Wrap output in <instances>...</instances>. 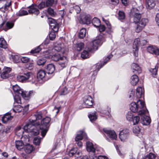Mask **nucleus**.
Instances as JSON below:
<instances>
[{
	"label": "nucleus",
	"instance_id": "f257e3e1",
	"mask_svg": "<svg viewBox=\"0 0 159 159\" xmlns=\"http://www.w3.org/2000/svg\"><path fill=\"white\" fill-rule=\"evenodd\" d=\"M12 88L15 94L14 97L15 102L18 104L21 103L20 96H21L25 99L27 100L33 94V92L31 91L29 92L23 91L17 85L13 86Z\"/></svg>",
	"mask_w": 159,
	"mask_h": 159
},
{
	"label": "nucleus",
	"instance_id": "f03ea898",
	"mask_svg": "<svg viewBox=\"0 0 159 159\" xmlns=\"http://www.w3.org/2000/svg\"><path fill=\"white\" fill-rule=\"evenodd\" d=\"M145 106L144 102L139 100L137 103L132 102L130 105V110L134 112L139 111V115L142 116L146 114L148 112V110L144 108Z\"/></svg>",
	"mask_w": 159,
	"mask_h": 159
},
{
	"label": "nucleus",
	"instance_id": "7ed1b4c3",
	"mask_svg": "<svg viewBox=\"0 0 159 159\" xmlns=\"http://www.w3.org/2000/svg\"><path fill=\"white\" fill-rule=\"evenodd\" d=\"M51 120V118L46 117L43 119L41 121V125H40V128L41 131L42 136L44 137L48 131L50 126L49 123Z\"/></svg>",
	"mask_w": 159,
	"mask_h": 159
},
{
	"label": "nucleus",
	"instance_id": "20e7f679",
	"mask_svg": "<svg viewBox=\"0 0 159 159\" xmlns=\"http://www.w3.org/2000/svg\"><path fill=\"white\" fill-rule=\"evenodd\" d=\"M130 14L133 18L134 22L136 24L139 22L141 15L136 8H133L131 11Z\"/></svg>",
	"mask_w": 159,
	"mask_h": 159
},
{
	"label": "nucleus",
	"instance_id": "39448f33",
	"mask_svg": "<svg viewBox=\"0 0 159 159\" xmlns=\"http://www.w3.org/2000/svg\"><path fill=\"white\" fill-rule=\"evenodd\" d=\"M34 75L31 72H27L24 74L23 75H18L17 77V80L22 82H26L29 80H31L33 79Z\"/></svg>",
	"mask_w": 159,
	"mask_h": 159
},
{
	"label": "nucleus",
	"instance_id": "423d86ee",
	"mask_svg": "<svg viewBox=\"0 0 159 159\" xmlns=\"http://www.w3.org/2000/svg\"><path fill=\"white\" fill-rule=\"evenodd\" d=\"M65 51L64 44L62 43H59L56 45L54 48L52 49V52H57L63 54Z\"/></svg>",
	"mask_w": 159,
	"mask_h": 159
},
{
	"label": "nucleus",
	"instance_id": "0eeeda50",
	"mask_svg": "<svg viewBox=\"0 0 159 159\" xmlns=\"http://www.w3.org/2000/svg\"><path fill=\"white\" fill-rule=\"evenodd\" d=\"M83 103L85 107H89L93 105V101L91 96L86 95L84 96L83 98Z\"/></svg>",
	"mask_w": 159,
	"mask_h": 159
},
{
	"label": "nucleus",
	"instance_id": "6e6552de",
	"mask_svg": "<svg viewBox=\"0 0 159 159\" xmlns=\"http://www.w3.org/2000/svg\"><path fill=\"white\" fill-rule=\"evenodd\" d=\"M48 22L51 28L54 32H57L58 31V25L55 20L52 18H49Z\"/></svg>",
	"mask_w": 159,
	"mask_h": 159
},
{
	"label": "nucleus",
	"instance_id": "1a4fd4ad",
	"mask_svg": "<svg viewBox=\"0 0 159 159\" xmlns=\"http://www.w3.org/2000/svg\"><path fill=\"white\" fill-rule=\"evenodd\" d=\"M91 18L89 15L82 14L80 16V23L84 24H89L90 23Z\"/></svg>",
	"mask_w": 159,
	"mask_h": 159
},
{
	"label": "nucleus",
	"instance_id": "9d476101",
	"mask_svg": "<svg viewBox=\"0 0 159 159\" xmlns=\"http://www.w3.org/2000/svg\"><path fill=\"white\" fill-rule=\"evenodd\" d=\"M140 44L143 45V44L141 43L140 39L139 38L135 39L134 42L133 48L134 49V54L136 57H137L138 56V47Z\"/></svg>",
	"mask_w": 159,
	"mask_h": 159
},
{
	"label": "nucleus",
	"instance_id": "9b49d317",
	"mask_svg": "<svg viewBox=\"0 0 159 159\" xmlns=\"http://www.w3.org/2000/svg\"><path fill=\"white\" fill-rule=\"evenodd\" d=\"M102 43V41L100 39H96L93 40L90 44L91 48H92V50L93 49L96 50L98 47L101 45Z\"/></svg>",
	"mask_w": 159,
	"mask_h": 159
},
{
	"label": "nucleus",
	"instance_id": "f8f14e48",
	"mask_svg": "<svg viewBox=\"0 0 159 159\" xmlns=\"http://www.w3.org/2000/svg\"><path fill=\"white\" fill-rule=\"evenodd\" d=\"M129 131L127 129L123 130L120 132L119 138L121 141H125L128 138Z\"/></svg>",
	"mask_w": 159,
	"mask_h": 159
},
{
	"label": "nucleus",
	"instance_id": "ddd939ff",
	"mask_svg": "<svg viewBox=\"0 0 159 159\" xmlns=\"http://www.w3.org/2000/svg\"><path fill=\"white\" fill-rule=\"evenodd\" d=\"M148 51L149 53L154 54L156 55L159 54V50L158 48L155 46H150L147 48Z\"/></svg>",
	"mask_w": 159,
	"mask_h": 159
},
{
	"label": "nucleus",
	"instance_id": "4468645a",
	"mask_svg": "<svg viewBox=\"0 0 159 159\" xmlns=\"http://www.w3.org/2000/svg\"><path fill=\"white\" fill-rule=\"evenodd\" d=\"M42 112L41 111L36 112L34 116L32 117V119H30V122L34 123L36 120L41 119L42 117Z\"/></svg>",
	"mask_w": 159,
	"mask_h": 159
},
{
	"label": "nucleus",
	"instance_id": "2eb2a0df",
	"mask_svg": "<svg viewBox=\"0 0 159 159\" xmlns=\"http://www.w3.org/2000/svg\"><path fill=\"white\" fill-rule=\"evenodd\" d=\"M11 71V69L10 67H5L3 70V72L1 76L2 79H6L9 77V74Z\"/></svg>",
	"mask_w": 159,
	"mask_h": 159
},
{
	"label": "nucleus",
	"instance_id": "dca6fc26",
	"mask_svg": "<svg viewBox=\"0 0 159 159\" xmlns=\"http://www.w3.org/2000/svg\"><path fill=\"white\" fill-rule=\"evenodd\" d=\"M68 60L66 57H62L59 61V65L62 68H63L67 66Z\"/></svg>",
	"mask_w": 159,
	"mask_h": 159
},
{
	"label": "nucleus",
	"instance_id": "f3484780",
	"mask_svg": "<svg viewBox=\"0 0 159 159\" xmlns=\"http://www.w3.org/2000/svg\"><path fill=\"white\" fill-rule=\"evenodd\" d=\"M103 130L110 138L112 139H116L117 138V135L114 130H107L106 129H104Z\"/></svg>",
	"mask_w": 159,
	"mask_h": 159
},
{
	"label": "nucleus",
	"instance_id": "a211bd4d",
	"mask_svg": "<svg viewBox=\"0 0 159 159\" xmlns=\"http://www.w3.org/2000/svg\"><path fill=\"white\" fill-rule=\"evenodd\" d=\"M86 49L87 50H84L81 54V57L83 59L89 58L90 57L89 52L92 51V48H86Z\"/></svg>",
	"mask_w": 159,
	"mask_h": 159
},
{
	"label": "nucleus",
	"instance_id": "6ab92c4d",
	"mask_svg": "<svg viewBox=\"0 0 159 159\" xmlns=\"http://www.w3.org/2000/svg\"><path fill=\"white\" fill-rule=\"evenodd\" d=\"M141 122L144 125H148L151 122V119L149 116L144 115L141 117Z\"/></svg>",
	"mask_w": 159,
	"mask_h": 159
},
{
	"label": "nucleus",
	"instance_id": "aec40b11",
	"mask_svg": "<svg viewBox=\"0 0 159 159\" xmlns=\"http://www.w3.org/2000/svg\"><path fill=\"white\" fill-rule=\"evenodd\" d=\"M86 150L88 152H91L94 153L95 149L93 143L90 142H88L86 143Z\"/></svg>",
	"mask_w": 159,
	"mask_h": 159
},
{
	"label": "nucleus",
	"instance_id": "412c9836",
	"mask_svg": "<svg viewBox=\"0 0 159 159\" xmlns=\"http://www.w3.org/2000/svg\"><path fill=\"white\" fill-rule=\"evenodd\" d=\"M144 90L141 87H139L136 89V95L137 98H140L143 96Z\"/></svg>",
	"mask_w": 159,
	"mask_h": 159
},
{
	"label": "nucleus",
	"instance_id": "4be33fe9",
	"mask_svg": "<svg viewBox=\"0 0 159 159\" xmlns=\"http://www.w3.org/2000/svg\"><path fill=\"white\" fill-rule=\"evenodd\" d=\"M131 67L133 69V72L136 73H140L141 72L140 67L137 64L133 63L131 65Z\"/></svg>",
	"mask_w": 159,
	"mask_h": 159
},
{
	"label": "nucleus",
	"instance_id": "5701e85b",
	"mask_svg": "<svg viewBox=\"0 0 159 159\" xmlns=\"http://www.w3.org/2000/svg\"><path fill=\"white\" fill-rule=\"evenodd\" d=\"M155 5V3L153 0H147L146 1V7L148 9L153 8Z\"/></svg>",
	"mask_w": 159,
	"mask_h": 159
},
{
	"label": "nucleus",
	"instance_id": "b1692460",
	"mask_svg": "<svg viewBox=\"0 0 159 159\" xmlns=\"http://www.w3.org/2000/svg\"><path fill=\"white\" fill-rule=\"evenodd\" d=\"M55 70L54 66L52 64L48 65L46 67L47 71L48 74H52Z\"/></svg>",
	"mask_w": 159,
	"mask_h": 159
},
{
	"label": "nucleus",
	"instance_id": "393cba45",
	"mask_svg": "<svg viewBox=\"0 0 159 159\" xmlns=\"http://www.w3.org/2000/svg\"><path fill=\"white\" fill-rule=\"evenodd\" d=\"M24 129L20 126L17 127L15 129V134L17 136H22L24 133Z\"/></svg>",
	"mask_w": 159,
	"mask_h": 159
},
{
	"label": "nucleus",
	"instance_id": "a878e982",
	"mask_svg": "<svg viewBox=\"0 0 159 159\" xmlns=\"http://www.w3.org/2000/svg\"><path fill=\"white\" fill-rule=\"evenodd\" d=\"M139 81V78L137 75H133L130 80L131 84L133 85H135L137 84Z\"/></svg>",
	"mask_w": 159,
	"mask_h": 159
},
{
	"label": "nucleus",
	"instance_id": "bb28decb",
	"mask_svg": "<svg viewBox=\"0 0 159 159\" xmlns=\"http://www.w3.org/2000/svg\"><path fill=\"white\" fill-rule=\"evenodd\" d=\"M35 149L34 147L30 144L26 145L24 148V150L26 153L30 154L34 151Z\"/></svg>",
	"mask_w": 159,
	"mask_h": 159
},
{
	"label": "nucleus",
	"instance_id": "cd10ccee",
	"mask_svg": "<svg viewBox=\"0 0 159 159\" xmlns=\"http://www.w3.org/2000/svg\"><path fill=\"white\" fill-rule=\"evenodd\" d=\"M84 134L85 133L82 131H79L78 132L75 138V141L78 142L82 140Z\"/></svg>",
	"mask_w": 159,
	"mask_h": 159
},
{
	"label": "nucleus",
	"instance_id": "c85d7f7f",
	"mask_svg": "<svg viewBox=\"0 0 159 159\" xmlns=\"http://www.w3.org/2000/svg\"><path fill=\"white\" fill-rule=\"evenodd\" d=\"M34 123H31L30 121L29 123L26 124L24 127V130L27 132H31L33 129L32 128V126H34L33 124Z\"/></svg>",
	"mask_w": 159,
	"mask_h": 159
},
{
	"label": "nucleus",
	"instance_id": "c756f323",
	"mask_svg": "<svg viewBox=\"0 0 159 159\" xmlns=\"http://www.w3.org/2000/svg\"><path fill=\"white\" fill-rule=\"evenodd\" d=\"M61 53L57 52L55 53L54 54L51 56V59L52 60L55 61H59L60 58L62 57L61 56Z\"/></svg>",
	"mask_w": 159,
	"mask_h": 159
},
{
	"label": "nucleus",
	"instance_id": "7c9ffc66",
	"mask_svg": "<svg viewBox=\"0 0 159 159\" xmlns=\"http://www.w3.org/2000/svg\"><path fill=\"white\" fill-rule=\"evenodd\" d=\"M13 116L11 115V113H7L2 117V121L3 122L5 123L7 121L11 120Z\"/></svg>",
	"mask_w": 159,
	"mask_h": 159
},
{
	"label": "nucleus",
	"instance_id": "2f4dec72",
	"mask_svg": "<svg viewBox=\"0 0 159 159\" xmlns=\"http://www.w3.org/2000/svg\"><path fill=\"white\" fill-rule=\"evenodd\" d=\"M36 5L30 7V9L29 11V12L30 13H34L35 14L38 15L39 13V10L36 8Z\"/></svg>",
	"mask_w": 159,
	"mask_h": 159
},
{
	"label": "nucleus",
	"instance_id": "473e14b6",
	"mask_svg": "<svg viewBox=\"0 0 159 159\" xmlns=\"http://www.w3.org/2000/svg\"><path fill=\"white\" fill-rule=\"evenodd\" d=\"M16 146L18 150H20L23 148L24 144L22 140L16 141Z\"/></svg>",
	"mask_w": 159,
	"mask_h": 159
},
{
	"label": "nucleus",
	"instance_id": "72a5a7b5",
	"mask_svg": "<svg viewBox=\"0 0 159 159\" xmlns=\"http://www.w3.org/2000/svg\"><path fill=\"white\" fill-rule=\"evenodd\" d=\"M46 74V72L44 70H40L37 74V77L39 79H43L45 77Z\"/></svg>",
	"mask_w": 159,
	"mask_h": 159
},
{
	"label": "nucleus",
	"instance_id": "f704fd0d",
	"mask_svg": "<svg viewBox=\"0 0 159 159\" xmlns=\"http://www.w3.org/2000/svg\"><path fill=\"white\" fill-rule=\"evenodd\" d=\"M156 156L152 152L149 153L148 154L143 157L141 159H156Z\"/></svg>",
	"mask_w": 159,
	"mask_h": 159
},
{
	"label": "nucleus",
	"instance_id": "c9c22d12",
	"mask_svg": "<svg viewBox=\"0 0 159 159\" xmlns=\"http://www.w3.org/2000/svg\"><path fill=\"white\" fill-rule=\"evenodd\" d=\"M92 24L94 27H98L100 25V21L97 18H94L92 20Z\"/></svg>",
	"mask_w": 159,
	"mask_h": 159
},
{
	"label": "nucleus",
	"instance_id": "e433bc0d",
	"mask_svg": "<svg viewBox=\"0 0 159 159\" xmlns=\"http://www.w3.org/2000/svg\"><path fill=\"white\" fill-rule=\"evenodd\" d=\"M0 47L5 49L7 48V44L5 40L2 38H0Z\"/></svg>",
	"mask_w": 159,
	"mask_h": 159
},
{
	"label": "nucleus",
	"instance_id": "4c0bfd02",
	"mask_svg": "<svg viewBox=\"0 0 159 159\" xmlns=\"http://www.w3.org/2000/svg\"><path fill=\"white\" fill-rule=\"evenodd\" d=\"M23 109V107L20 105H15L12 111L15 112H20Z\"/></svg>",
	"mask_w": 159,
	"mask_h": 159
},
{
	"label": "nucleus",
	"instance_id": "58836bf2",
	"mask_svg": "<svg viewBox=\"0 0 159 159\" xmlns=\"http://www.w3.org/2000/svg\"><path fill=\"white\" fill-rule=\"evenodd\" d=\"M11 5V2L10 0L7 1L6 3L5 4L4 8L2 7V9H1V11L2 12H4L5 11L7 10L9 7Z\"/></svg>",
	"mask_w": 159,
	"mask_h": 159
},
{
	"label": "nucleus",
	"instance_id": "ea45409f",
	"mask_svg": "<svg viewBox=\"0 0 159 159\" xmlns=\"http://www.w3.org/2000/svg\"><path fill=\"white\" fill-rule=\"evenodd\" d=\"M158 68V66L157 65H156L154 68H151L149 69V71L152 73L153 76L154 77V75H157Z\"/></svg>",
	"mask_w": 159,
	"mask_h": 159
},
{
	"label": "nucleus",
	"instance_id": "a19ab883",
	"mask_svg": "<svg viewBox=\"0 0 159 159\" xmlns=\"http://www.w3.org/2000/svg\"><path fill=\"white\" fill-rule=\"evenodd\" d=\"M86 34V30L85 28H82L79 33V37L80 39H83L85 37Z\"/></svg>",
	"mask_w": 159,
	"mask_h": 159
},
{
	"label": "nucleus",
	"instance_id": "79ce46f5",
	"mask_svg": "<svg viewBox=\"0 0 159 159\" xmlns=\"http://www.w3.org/2000/svg\"><path fill=\"white\" fill-rule=\"evenodd\" d=\"M57 0H48L46 2V6L49 7L57 3Z\"/></svg>",
	"mask_w": 159,
	"mask_h": 159
},
{
	"label": "nucleus",
	"instance_id": "37998d69",
	"mask_svg": "<svg viewBox=\"0 0 159 159\" xmlns=\"http://www.w3.org/2000/svg\"><path fill=\"white\" fill-rule=\"evenodd\" d=\"M148 20L146 18H143L139 22V24L142 26V27H144L146 25V24L148 22Z\"/></svg>",
	"mask_w": 159,
	"mask_h": 159
},
{
	"label": "nucleus",
	"instance_id": "c03bdc74",
	"mask_svg": "<svg viewBox=\"0 0 159 159\" xmlns=\"http://www.w3.org/2000/svg\"><path fill=\"white\" fill-rule=\"evenodd\" d=\"M32 128L33 129L31 132L34 135H37L39 134V130L36 126L34 125L32 126Z\"/></svg>",
	"mask_w": 159,
	"mask_h": 159
},
{
	"label": "nucleus",
	"instance_id": "a18cd8bd",
	"mask_svg": "<svg viewBox=\"0 0 159 159\" xmlns=\"http://www.w3.org/2000/svg\"><path fill=\"white\" fill-rule=\"evenodd\" d=\"M75 47L76 50L80 51L84 48V44L82 43H78L76 44Z\"/></svg>",
	"mask_w": 159,
	"mask_h": 159
},
{
	"label": "nucleus",
	"instance_id": "49530a36",
	"mask_svg": "<svg viewBox=\"0 0 159 159\" xmlns=\"http://www.w3.org/2000/svg\"><path fill=\"white\" fill-rule=\"evenodd\" d=\"M88 117L91 121L93 122L95 121L97 118V116L95 113H92L90 114Z\"/></svg>",
	"mask_w": 159,
	"mask_h": 159
},
{
	"label": "nucleus",
	"instance_id": "de8ad7c7",
	"mask_svg": "<svg viewBox=\"0 0 159 159\" xmlns=\"http://www.w3.org/2000/svg\"><path fill=\"white\" fill-rule=\"evenodd\" d=\"M12 60L15 63H18L20 60V57L18 55H12L11 56Z\"/></svg>",
	"mask_w": 159,
	"mask_h": 159
},
{
	"label": "nucleus",
	"instance_id": "09e8293b",
	"mask_svg": "<svg viewBox=\"0 0 159 159\" xmlns=\"http://www.w3.org/2000/svg\"><path fill=\"white\" fill-rule=\"evenodd\" d=\"M118 18L120 20H122L125 18V13L123 11H120L118 12Z\"/></svg>",
	"mask_w": 159,
	"mask_h": 159
},
{
	"label": "nucleus",
	"instance_id": "8fccbe9b",
	"mask_svg": "<svg viewBox=\"0 0 159 159\" xmlns=\"http://www.w3.org/2000/svg\"><path fill=\"white\" fill-rule=\"evenodd\" d=\"M140 118L138 116L133 117L132 119L134 125L138 124L140 121Z\"/></svg>",
	"mask_w": 159,
	"mask_h": 159
},
{
	"label": "nucleus",
	"instance_id": "3c124183",
	"mask_svg": "<svg viewBox=\"0 0 159 159\" xmlns=\"http://www.w3.org/2000/svg\"><path fill=\"white\" fill-rule=\"evenodd\" d=\"M77 151V148H75L72 149L70 150L69 153V155L70 157H72L74 155L76 154V152Z\"/></svg>",
	"mask_w": 159,
	"mask_h": 159
},
{
	"label": "nucleus",
	"instance_id": "603ef678",
	"mask_svg": "<svg viewBox=\"0 0 159 159\" xmlns=\"http://www.w3.org/2000/svg\"><path fill=\"white\" fill-rule=\"evenodd\" d=\"M41 141V138L40 137H36L34 139L33 143L36 145H39Z\"/></svg>",
	"mask_w": 159,
	"mask_h": 159
},
{
	"label": "nucleus",
	"instance_id": "864d4df0",
	"mask_svg": "<svg viewBox=\"0 0 159 159\" xmlns=\"http://www.w3.org/2000/svg\"><path fill=\"white\" fill-rule=\"evenodd\" d=\"M46 61L45 59L43 58L39 59L37 61V64L39 66H41L44 65Z\"/></svg>",
	"mask_w": 159,
	"mask_h": 159
},
{
	"label": "nucleus",
	"instance_id": "5fc2aeb1",
	"mask_svg": "<svg viewBox=\"0 0 159 159\" xmlns=\"http://www.w3.org/2000/svg\"><path fill=\"white\" fill-rule=\"evenodd\" d=\"M17 15L19 16H22L28 14V12L26 11L20 10L17 13Z\"/></svg>",
	"mask_w": 159,
	"mask_h": 159
},
{
	"label": "nucleus",
	"instance_id": "6e6d98bb",
	"mask_svg": "<svg viewBox=\"0 0 159 159\" xmlns=\"http://www.w3.org/2000/svg\"><path fill=\"white\" fill-rule=\"evenodd\" d=\"M41 45L39 46L34 49L32 50L31 51V52L32 53H38L41 50Z\"/></svg>",
	"mask_w": 159,
	"mask_h": 159
},
{
	"label": "nucleus",
	"instance_id": "4d7b16f0",
	"mask_svg": "<svg viewBox=\"0 0 159 159\" xmlns=\"http://www.w3.org/2000/svg\"><path fill=\"white\" fill-rule=\"evenodd\" d=\"M20 60L23 63H26L28 62L30 60V59L26 57H20Z\"/></svg>",
	"mask_w": 159,
	"mask_h": 159
},
{
	"label": "nucleus",
	"instance_id": "13d9d810",
	"mask_svg": "<svg viewBox=\"0 0 159 159\" xmlns=\"http://www.w3.org/2000/svg\"><path fill=\"white\" fill-rule=\"evenodd\" d=\"M133 117V114L130 112H128L126 115V118L127 120L129 121H130L132 120Z\"/></svg>",
	"mask_w": 159,
	"mask_h": 159
},
{
	"label": "nucleus",
	"instance_id": "bf43d9fd",
	"mask_svg": "<svg viewBox=\"0 0 159 159\" xmlns=\"http://www.w3.org/2000/svg\"><path fill=\"white\" fill-rule=\"evenodd\" d=\"M144 28V27H142L141 25H139V24L137 25V26L135 29V31L137 33H139Z\"/></svg>",
	"mask_w": 159,
	"mask_h": 159
},
{
	"label": "nucleus",
	"instance_id": "052dcab7",
	"mask_svg": "<svg viewBox=\"0 0 159 159\" xmlns=\"http://www.w3.org/2000/svg\"><path fill=\"white\" fill-rule=\"evenodd\" d=\"M112 57V55H109L107 57V58L104 61L103 64L102 65L100 66V67L99 68H98V70H99L100 69L101 67H102L104 65H105L106 63Z\"/></svg>",
	"mask_w": 159,
	"mask_h": 159
},
{
	"label": "nucleus",
	"instance_id": "680f3d73",
	"mask_svg": "<svg viewBox=\"0 0 159 159\" xmlns=\"http://www.w3.org/2000/svg\"><path fill=\"white\" fill-rule=\"evenodd\" d=\"M6 25L7 28V29H10L13 27L14 24L12 23L7 22L6 24Z\"/></svg>",
	"mask_w": 159,
	"mask_h": 159
},
{
	"label": "nucleus",
	"instance_id": "e2e57ef3",
	"mask_svg": "<svg viewBox=\"0 0 159 159\" xmlns=\"http://www.w3.org/2000/svg\"><path fill=\"white\" fill-rule=\"evenodd\" d=\"M48 13L52 16H54L56 14V13L51 8H48Z\"/></svg>",
	"mask_w": 159,
	"mask_h": 159
},
{
	"label": "nucleus",
	"instance_id": "0e129e2a",
	"mask_svg": "<svg viewBox=\"0 0 159 159\" xmlns=\"http://www.w3.org/2000/svg\"><path fill=\"white\" fill-rule=\"evenodd\" d=\"M49 38L50 40H53L56 37V35L54 33V32H51L49 34Z\"/></svg>",
	"mask_w": 159,
	"mask_h": 159
},
{
	"label": "nucleus",
	"instance_id": "69168bd1",
	"mask_svg": "<svg viewBox=\"0 0 159 159\" xmlns=\"http://www.w3.org/2000/svg\"><path fill=\"white\" fill-rule=\"evenodd\" d=\"M140 131V129L139 127L136 126L133 128V132L135 133H139Z\"/></svg>",
	"mask_w": 159,
	"mask_h": 159
},
{
	"label": "nucleus",
	"instance_id": "338daca9",
	"mask_svg": "<svg viewBox=\"0 0 159 159\" xmlns=\"http://www.w3.org/2000/svg\"><path fill=\"white\" fill-rule=\"evenodd\" d=\"M73 8L77 13H79L81 10L80 7L77 5H75Z\"/></svg>",
	"mask_w": 159,
	"mask_h": 159
},
{
	"label": "nucleus",
	"instance_id": "774afa93",
	"mask_svg": "<svg viewBox=\"0 0 159 159\" xmlns=\"http://www.w3.org/2000/svg\"><path fill=\"white\" fill-rule=\"evenodd\" d=\"M46 6V3L44 2H42L40 3L38 6V7L39 9H42L45 7Z\"/></svg>",
	"mask_w": 159,
	"mask_h": 159
}]
</instances>
